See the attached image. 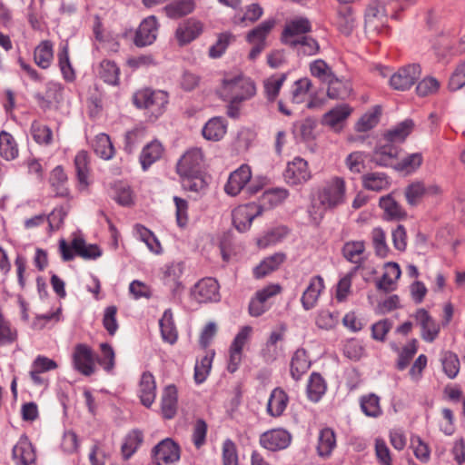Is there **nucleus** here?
Here are the masks:
<instances>
[{
  "label": "nucleus",
  "instance_id": "obj_47",
  "mask_svg": "<svg viewBox=\"0 0 465 465\" xmlns=\"http://www.w3.org/2000/svg\"><path fill=\"white\" fill-rule=\"evenodd\" d=\"M30 133L34 141L40 145H50L53 142L52 130L39 121L32 122Z\"/></svg>",
  "mask_w": 465,
  "mask_h": 465
},
{
  "label": "nucleus",
  "instance_id": "obj_63",
  "mask_svg": "<svg viewBox=\"0 0 465 465\" xmlns=\"http://www.w3.org/2000/svg\"><path fill=\"white\" fill-rule=\"evenodd\" d=\"M316 123L311 118L304 119L293 124V134L302 141L309 140L313 135Z\"/></svg>",
  "mask_w": 465,
  "mask_h": 465
},
{
  "label": "nucleus",
  "instance_id": "obj_44",
  "mask_svg": "<svg viewBox=\"0 0 465 465\" xmlns=\"http://www.w3.org/2000/svg\"><path fill=\"white\" fill-rule=\"evenodd\" d=\"M164 9L168 17L180 18L195 9V2L194 0H175L167 5Z\"/></svg>",
  "mask_w": 465,
  "mask_h": 465
},
{
  "label": "nucleus",
  "instance_id": "obj_26",
  "mask_svg": "<svg viewBox=\"0 0 465 465\" xmlns=\"http://www.w3.org/2000/svg\"><path fill=\"white\" fill-rule=\"evenodd\" d=\"M286 255L283 252H276L260 262L253 270L254 277L261 279L276 271L285 261Z\"/></svg>",
  "mask_w": 465,
  "mask_h": 465
},
{
  "label": "nucleus",
  "instance_id": "obj_46",
  "mask_svg": "<svg viewBox=\"0 0 465 465\" xmlns=\"http://www.w3.org/2000/svg\"><path fill=\"white\" fill-rule=\"evenodd\" d=\"M386 16V10L384 5L379 0H373L370 3L365 11V24L366 26L377 29L379 25L375 24L376 21H381Z\"/></svg>",
  "mask_w": 465,
  "mask_h": 465
},
{
  "label": "nucleus",
  "instance_id": "obj_32",
  "mask_svg": "<svg viewBox=\"0 0 465 465\" xmlns=\"http://www.w3.org/2000/svg\"><path fill=\"white\" fill-rule=\"evenodd\" d=\"M177 411V389L174 385L165 387L162 395V413L165 419H172Z\"/></svg>",
  "mask_w": 465,
  "mask_h": 465
},
{
  "label": "nucleus",
  "instance_id": "obj_25",
  "mask_svg": "<svg viewBox=\"0 0 465 465\" xmlns=\"http://www.w3.org/2000/svg\"><path fill=\"white\" fill-rule=\"evenodd\" d=\"M311 367V361L303 349H298L291 360V376L293 380L299 381Z\"/></svg>",
  "mask_w": 465,
  "mask_h": 465
},
{
  "label": "nucleus",
  "instance_id": "obj_38",
  "mask_svg": "<svg viewBox=\"0 0 465 465\" xmlns=\"http://www.w3.org/2000/svg\"><path fill=\"white\" fill-rule=\"evenodd\" d=\"M92 146L94 153L104 160H110L114 155V147L110 137L104 133H101L94 137Z\"/></svg>",
  "mask_w": 465,
  "mask_h": 465
},
{
  "label": "nucleus",
  "instance_id": "obj_24",
  "mask_svg": "<svg viewBox=\"0 0 465 465\" xmlns=\"http://www.w3.org/2000/svg\"><path fill=\"white\" fill-rule=\"evenodd\" d=\"M401 269L396 262H387L384 266V273L377 282V288L386 292L395 290L396 282L401 276Z\"/></svg>",
  "mask_w": 465,
  "mask_h": 465
},
{
  "label": "nucleus",
  "instance_id": "obj_41",
  "mask_svg": "<svg viewBox=\"0 0 465 465\" xmlns=\"http://www.w3.org/2000/svg\"><path fill=\"white\" fill-rule=\"evenodd\" d=\"M275 24L276 22L273 18L264 20L247 34L246 40L250 44H265V40L275 26Z\"/></svg>",
  "mask_w": 465,
  "mask_h": 465
},
{
  "label": "nucleus",
  "instance_id": "obj_14",
  "mask_svg": "<svg viewBox=\"0 0 465 465\" xmlns=\"http://www.w3.org/2000/svg\"><path fill=\"white\" fill-rule=\"evenodd\" d=\"M292 441V435L283 429H273L263 432L260 436V444L271 451L286 449Z\"/></svg>",
  "mask_w": 465,
  "mask_h": 465
},
{
  "label": "nucleus",
  "instance_id": "obj_64",
  "mask_svg": "<svg viewBox=\"0 0 465 465\" xmlns=\"http://www.w3.org/2000/svg\"><path fill=\"white\" fill-rule=\"evenodd\" d=\"M367 154L364 152H352L345 159V164L351 173H360L365 169Z\"/></svg>",
  "mask_w": 465,
  "mask_h": 465
},
{
  "label": "nucleus",
  "instance_id": "obj_34",
  "mask_svg": "<svg viewBox=\"0 0 465 465\" xmlns=\"http://www.w3.org/2000/svg\"><path fill=\"white\" fill-rule=\"evenodd\" d=\"M413 129V122L405 120L393 128L388 130L383 135V142L399 143L404 142Z\"/></svg>",
  "mask_w": 465,
  "mask_h": 465
},
{
  "label": "nucleus",
  "instance_id": "obj_21",
  "mask_svg": "<svg viewBox=\"0 0 465 465\" xmlns=\"http://www.w3.org/2000/svg\"><path fill=\"white\" fill-rule=\"evenodd\" d=\"M364 252L365 243L362 241L347 242L342 247V254L344 258L356 264V266L351 270L354 272L363 268V263L365 262Z\"/></svg>",
  "mask_w": 465,
  "mask_h": 465
},
{
  "label": "nucleus",
  "instance_id": "obj_51",
  "mask_svg": "<svg viewBox=\"0 0 465 465\" xmlns=\"http://www.w3.org/2000/svg\"><path fill=\"white\" fill-rule=\"evenodd\" d=\"M67 175L62 166L54 167L51 173L50 183L54 189L57 196L65 197L69 194V191L65 186Z\"/></svg>",
  "mask_w": 465,
  "mask_h": 465
},
{
  "label": "nucleus",
  "instance_id": "obj_49",
  "mask_svg": "<svg viewBox=\"0 0 465 465\" xmlns=\"http://www.w3.org/2000/svg\"><path fill=\"white\" fill-rule=\"evenodd\" d=\"M363 187L367 190L380 192L389 187L388 177L382 173H369L362 177Z\"/></svg>",
  "mask_w": 465,
  "mask_h": 465
},
{
  "label": "nucleus",
  "instance_id": "obj_27",
  "mask_svg": "<svg viewBox=\"0 0 465 465\" xmlns=\"http://www.w3.org/2000/svg\"><path fill=\"white\" fill-rule=\"evenodd\" d=\"M336 25L338 30L345 35H350L352 33L356 27V18L351 7L341 6L338 8Z\"/></svg>",
  "mask_w": 465,
  "mask_h": 465
},
{
  "label": "nucleus",
  "instance_id": "obj_56",
  "mask_svg": "<svg viewBox=\"0 0 465 465\" xmlns=\"http://www.w3.org/2000/svg\"><path fill=\"white\" fill-rule=\"evenodd\" d=\"M310 73L322 84H326L330 79H333L334 75L331 68L322 59H316L310 64Z\"/></svg>",
  "mask_w": 465,
  "mask_h": 465
},
{
  "label": "nucleus",
  "instance_id": "obj_39",
  "mask_svg": "<svg viewBox=\"0 0 465 465\" xmlns=\"http://www.w3.org/2000/svg\"><path fill=\"white\" fill-rule=\"evenodd\" d=\"M226 133V124L223 118L210 119L203 128V135L210 141H219Z\"/></svg>",
  "mask_w": 465,
  "mask_h": 465
},
{
  "label": "nucleus",
  "instance_id": "obj_16",
  "mask_svg": "<svg viewBox=\"0 0 465 465\" xmlns=\"http://www.w3.org/2000/svg\"><path fill=\"white\" fill-rule=\"evenodd\" d=\"M192 295L199 302H217L220 300L219 284L211 277L202 279L194 285Z\"/></svg>",
  "mask_w": 465,
  "mask_h": 465
},
{
  "label": "nucleus",
  "instance_id": "obj_19",
  "mask_svg": "<svg viewBox=\"0 0 465 465\" xmlns=\"http://www.w3.org/2000/svg\"><path fill=\"white\" fill-rule=\"evenodd\" d=\"M203 30V24L193 18H190L179 25L175 31V36L180 45H184L196 39Z\"/></svg>",
  "mask_w": 465,
  "mask_h": 465
},
{
  "label": "nucleus",
  "instance_id": "obj_20",
  "mask_svg": "<svg viewBox=\"0 0 465 465\" xmlns=\"http://www.w3.org/2000/svg\"><path fill=\"white\" fill-rule=\"evenodd\" d=\"M324 288V281L322 276L316 275L311 278L309 285L301 298L304 310L309 311L316 306L318 299Z\"/></svg>",
  "mask_w": 465,
  "mask_h": 465
},
{
  "label": "nucleus",
  "instance_id": "obj_3",
  "mask_svg": "<svg viewBox=\"0 0 465 465\" xmlns=\"http://www.w3.org/2000/svg\"><path fill=\"white\" fill-rule=\"evenodd\" d=\"M219 96L224 101L244 102L256 94L254 82L242 74L227 75L218 90Z\"/></svg>",
  "mask_w": 465,
  "mask_h": 465
},
{
  "label": "nucleus",
  "instance_id": "obj_33",
  "mask_svg": "<svg viewBox=\"0 0 465 465\" xmlns=\"http://www.w3.org/2000/svg\"><path fill=\"white\" fill-rule=\"evenodd\" d=\"M379 204L387 220H401L407 215L404 209L391 194L381 197Z\"/></svg>",
  "mask_w": 465,
  "mask_h": 465
},
{
  "label": "nucleus",
  "instance_id": "obj_12",
  "mask_svg": "<svg viewBox=\"0 0 465 465\" xmlns=\"http://www.w3.org/2000/svg\"><path fill=\"white\" fill-rule=\"evenodd\" d=\"M262 212V207L254 203L240 205L232 211V223L240 232H244Z\"/></svg>",
  "mask_w": 465,
  "mask_h": 465
},
{
  "label": "nucleus",
  "instance_id": "obj_1",
  "mask_svg": "<svg viewBox=\"0 0 465 465\" xmlns=\"http://www.w3.org/2000/svg\"><path fill=\"white\" fill-rule=\"evenodd\" d=\"M319 206L315 204L309 211L310 215L318 224L323 217L326 210H333L346 202V183L342 177L333 176L325 181L317 193Z\"/></svg>",
  "mask_w": 465,
  "mask_h": 465
},
{
  "label": "nucleus",
  "instance_id": "obj_2",
  "mask_svg": "<svg viewBox=\"0 0 465 465\" xmlns=\"http://www.w3.org/2000/svg\"><path fill=\"white\" fill-rule=\"evenodd\" d=\"M203 163V154L199 148L190 149L181 157L176 171L184 190L199 193L205 189L207 184L202 176Z\"/></svg>",
  "mask_w": 465,
  "mask_h": 465
},
{
  "label": "nucleus",
  "instance_id": "obj_50",
  "mask_svg": "<svg viewBox=\"0 0 465 465\" xmlns=\"http://www.w3.org/2000/svg\"><path fill=\"white\" fill-rule=\"evenodd\" d=\"M74 252L84 259H96L101 256L102 252L95 244H86L82 238H75L72 242Z\"/></svg>",
  "mask_w": 465,
  "mask_h": 465
},
{
  "label": "nucleus",
  "instance_id": "obj_61",
  "mask_svg": "<svg viewBox=\"0 0 465 465\" xmlns=\"http://www.w3.org/2000/svg\"><path fill=\"white\" fill-rule=\"evenodd\" d=\"M426 196L425 183L414 182L405 189V197L410 205H417Z\"/></svg>",
  "mask_w": 465,
  "mask_h": 465
},
{
  "label": "nucleus",
  "instance_id": "obj_5",
  "mask_svg": "<svg viewBox=\"0 0 465 465\" xmlns=\"http://www.w3.org/2000/svg\"><path fill=\"white\" fill-rule=\"evenodd\" d=\"M311 31L310 20L304 16H296L285 23L281 35V42L290 48L302 37L308 36V33Z\"/></svg>",
  "mask_w": 465,
  "mask_h": 465
},
{
  "label": "nucleus",
  "instance_id": "obj_62",
  "mask_svg": "<svg viewBox=\"0 0 465 465\" xmlns=\"http://www.w3.org/2000/svg\"><path fill=\"white\" fill-rule=\"evenodd\" d=\"M442 368L450 379H454L460 371V360L454 352L446 351L442 357Z\"/></svg>",
  "mask_w": 465,
  "mask_h": 465
},
{
  "label": "nucleus",
  "instance_id": "obj_10",
  "mask_svg": "<svg viewBox=\"0 0 465 465\" xmlns=\"http://www.w3.org/2000/svg\"><path fill=\"white\" fill-rule=\"evenodd\" d=\"M252 332V328L251 326H243L240 329L236 336L234 337L229 350L230 357L228 363V371L230 372H234L242 359V350L244 345L250 340Z\"/></svg>",
  "mask_w": 465,
  "mask_h": 465
},
{
  "label": "nucleus",
  "instance_id": "obj_37",
  "mask_svg": "<svg viewBox=\"0 0 465 465\" xmlns=\"http://www.w3.org/2000/svg\"><path fill=\"white\" fill-rule=\"evenodd\" d=\"M299 58L316 55L320 52V45L316 39L308 35L290 47Z\"/></svg>",
  "mask_w": 465,
  "mask_h": 465
},
{
  "label": "nucleus",
  "instance_id": "obj_58",
  "mask_svg": "<svg viewBox=\"0 0 465 465\" xmlns=\"http://www.w3.org/2000/svg\"><path fill=\"white\" fill-rule=\"evenodd\" d=\"M351 109L349 105H339L324 114L323 122L324 124L333 127L344 121L351 114Z\"/></svg>",
  "mask_w": 465,
  "mask_h": 465
},
{
  "label": "nucleus",
  "instance_id": "obj_28",
  "mask_svg": "<svg viewBox=\"0 0 465 465\" xmlns=\"http://www.w3.org/2000/svg\"><path fill=\"white\" fill-rule=\"evenodd\" d=\"M326 84L327 96L331 99L344 100L351 94V83L345 79L338 78L335 74L333 75V79H330Z\"/></svg>",
  "mask_w": 465,
  "mask_h": 465
},
{
  "label": "nucleus",
  "instance_id": "obj_29",
  "mask_svg": "<svg viewBox=\"0 0 465 465\" xmlns=\"http://www.w3.org/2000/svg\"><path fill=\"white\" fill-rule=\"evenodd\" d=\"M399 148L393 143L384 142L379 145L373 154V161L381 166H389L398 156Z\"/></svg>",
  "mask_w": 465,
  "mask_h": 465
},
{
  "label": "nucleus",
  "instance_id": "obj_40",
  "mask_svg": "<svg viewBox=\"0 0 465 465\" xmlns=\"http://www.w3.org/2000/svg\"><path fill=\"white\" fill-rule=\"evenodd\" d=\"M381 399L375 393H368L360 398L361 411L371 418H378L382 414Z\"/></svg>",
  "mask_w": 465,
  "mask_h": 465
},
{
  "label": "nucleus",
  "instance_id": "obj_6",
  "mask_svg": "<svg viewBox=\"0 0 465 465\" xmlns=\"http://www.w3.org/2000/svg\"><path fill=\"white\" fill-rule=\"evenodd\" d=\"M312 177L307 161L301 157H295L288 162L283 172L284 181L290 185H300L308 182Z\"/></svg>",
  "mask_w": 465,
  "mask_h": 465
},
{
  "label": "nucleus",
  "instance_id": "obj_22",
  "mask_svg": "<svg viewBox=\"0 0 465 465\" xmlns=\"http://www.w3.org/2000/svg\"><path fill=\"white\" fill-rule=\"evenodd\" d=\"M289 402L286 391L280 388H274L269 397L266 411L272 417H280L283 414Z\"/></svg>",
  "mask_w": 465,
  "mask_h": 465
},
{
  "label": "nucleus",
  "instance_id": "obj_55",
  "mask_svg": "<svg viewBox=\"0 0 465 465\" xmlns=\"http://www.w3.org/2000/svg\"><path fill=\"white\" fill-rule=\"evenodd\" d=\"M88 154L85 151H80L74 157V166L76 170L77 179L81 185L86 187L88 185Z\"/></svg>",
  "mask_w": 465,
  "mask_h": 465
},
{
  "label": "nucleus",
  "instance_id": "obj_60",
  "mask_svg": "<svg viewBox=\"0 0 465 465\" xmlns=\"http://www.w3.org/2000/svg\"><path fill=\"white\" fill-rule=\"evenodd\" d=\"M289 195L286 189L275 188L264 192L262 195L261 201L263 205L274 207L282 203Z\"/></svg>",
  "mask_w": 465,
  "mask_h": 465
},
{
  "label": "nucleus",
  "instance_id": "obj_9",
  "mask_svg": "<svg viewBox=\"0 0 465 465\" xmlns=\"http://www.w3.org/2000/svg\"><path fill=\"white\" fill-rule=\"evenodd\" d=\"M180 459V448L170 438L160 441L153 449V462L154 465H170Z\"/></svg>",
  "mask_w": 465,
  "mask_h": 465
},
{
  "label": "nucleus",
  "instance_id": "obj_13",
  "mask_svg": "<svg viewBox=\"0 0 465 465\" xmlns=\"http://www.w3.org/2000/svg\"><path fill=\"white\" fill-rule=\"evenodd\" d=\"M159 22L154 15L144 18L136 30L134 44L136 46L143 47L154 43L159 32Z\"/></svg>",
  "mask_w": 465,
  "mask_h": 465
},
{
  "label": "nucleus",
  "instance_id": "obj_36",
  "mask_svg": "<svg viewBox=\"0 0 465 465\" xmlns=\"http://www.w3.org/2000/svg\"><path fill=\"white\" fill-rule=\"evenodd\" d=\"M19 149L14 136L5 132H0V155L6 161H12L18 157Z\"/></svg>",
  "mask_w": 465,
  "mask_h": 465
},
{
  "label": "nucleus",
  "instance_id": "obj_53",
  "mask_svg": "<svg viewBox=\"0 0 465 465\" xmlns=\"http://www.w3.org/2000/svg\"><path fill=\"white\" fill-rule=\"evenodd\" d=\"M311 87L312 81L307 77L295 81L291 89V101L297 104L303 103Z\"/></svg>",
  "mask_w": 465,
  "mask_h": 465
},
{
  "label": "nucleus",
  "instance_id": "obj_4",
  "mask_svg": "<svg viewBox=\"0 0 465 465\" xmlns=\"http://www.w3.org/2000/svg\"><path fill=\"white\" fill-rule=\"evenodd\" d=\"M133 101L137 108L144 109L149 117L155 120L165 112L169 96L164 91L145 88L137 91Z\"/></svg>",
  "mask_w": 465,
  "mask_h": 465
},
{
  "label": "nucleus",
  "instance_id": "obj_15",
  "mask_svg": "<svg viewBox=\"0 0 465 465\" xmlns=\"http://www.w3.org/2000/svg\"><path fill=\"white\" fill-rule=\"evenodd\" d=\"M252 171L248 164H242L229 175L224 191L231 196L238 195L251 182Z\"/></svg>",
  "mask_w": 465,
  "mask_h": 465
},
{
  "label": "nucleus",
  "instance_id": "obj_7",
  "mask_svg": "<svg viewBox=\"0 0 465 465\" xmlns=\"http://www.w3.org/2000/svg\"><path fill=\"white\" fill-rule=\"evenodd\" d=\"M421 70L419 64H409L400 68L390 78V85L394 90L406 91L420 78Z\"/></svg>",
  "mask_w": 465,
  "mask_h": 465
},
{
  "label": "nucleus",
  "instance_id": "obj_18",
  "mask_svg": "<svg viewBox=\"0 0 465 465\" xmlns=\"http://www.w3.org/2000/svg\"><path fill=\"white\" fill-rule=\"evenodd\" d=\"M183 262H173L165 266L163 271V282L170 289L173 299H180L183 286L180 281L183 273Z\"/></svg>",
  "mask_w": 465,
  "mask_h": 465
},
{
  "label": "nucleus",
  "instance_id": "obj_57",
  "mask_svg": "<svg viewBox=\"0 0 465 465\" xmlns=\"http://www.w3.org/2000/svg\"><path fill=\"white\" fill-rule=\"evenodd\" d=\"M381 108L375 106L371 111L364 114L355 124V129L358 132H367L375 127L380 120Z\"/></svg>",
  "mask_w": 465,
  "mask_h": 465
},
{
  "label": "nucleus",
  "instance_id": "obj_17",
  "mask_svg": "<svg viewBox=\"0 0 465 465\" xmlns=\"http://www.w3.org/2000/svg\"><path fill=\"white\" fill-rule=\"evenodd\" d=\"M12 456L16 465H36L35 450L26 435H22L14 446Z\"/></svg>",
  "mask_w": 465,
  "mask_h": 465
},
{
  "label": "nucleus",
  "instance_id": "obj_23",
  "mask_svg": "<svg viewBox=\"0 0 465 465\" xmlns=\"http://www.w3.org/2000/svg\"><path fill=\"white\" fill-rule=\"evenodd\" d=\"M138 394L143 406L149 408L156 397V383L153 375L145 371L142 374Z\"/></svg>",
  "mask_w": 465,
  "mask_h": 465
},
{
  "label": "nucleus",
  "instance_id": "obj_43",
  "mask_svg": "<svg viewBox=\"0 0 465 465\" xmlns=\"http://www.w3.org/2000/svg\"><path fill=\"white\" fill-rule=\"evenodd\" d=\"M336 446L334 431L330 428L321 430L318 438L317 450L321 457H329Z\"/></svg>",
  "mask_w": 465,
  "mask_h": 465
},
{
  "label": "nucleus",
  "instance_id": "obj_30",
  "mask_svg": "<svg viewBox=\"0 0 465 465\" xmlns=\"http://www.w3.org/2000/svg\"><path fill=\"white\" fill-rule=\"evenodd\" d=\"M163 153V147L158 141H153L143 148L140 154V163L143 171H146L153 163L158 161Z\"/></svg>",
  "mask_w": 465,
  "mask_h": 465
},
{
  "label": "nucleus",
  "instance_id": "obj_31",
  "mask_svg": "<svg viewBox=\"0 0 465 465\" xmlns=\"http://www.w3.org/2000/svg\"><path fill=\"white\" fill-rule=\"evenodd\" d=\"M327 384L323 377L318 372H312L307 384V396L310 401L318 402L325 394Z\"/></svg>",
  "mask_w": 465,
  "mask_h": 465
},
{
  "label": "nucleus",
  "instance_id": "obj_48",
  "mask_svg": "<svg viewBox=\"0 0 465 465\" xmlns=\"http://www.w3.org/2000/svg\"><path fill=\"white\" fill-rule=\"evenodd\" d=\"M99 76L108 84L116 85L119 83L120 69L110 60H103L99 65Z\"/></svg>",
  "mask_w": 465,
  "mask_h": 465
},
{
  "label": "nucleus",
  "instance_id": "obj_42",
  "mask_svg": "<svg viewBox=\"0 0 465 465\" xmlns=\"http://www.w3.org/2000/svg\"><path fill=\"white\" fill-rule=\"evenodd\" d=\"M143 440L142 431L134 430L130 431L124 438L121 447L123 458L129 460L138 450Z\"/></svg>",
  "mask_w": 465,
  "mask_h": 465
},
{
  "label": "nucleus",
  "instance_id": "obj_59",
  "mask_svg": "<svg viewBox=\"0 0 465 465\" xmlns=\"http://www.w3.org/2000/svg\"><path fill=\"white\" fill-rule=\"evenodd\" d=\"M418 341L416 339H412L408 342L399 353L398 361L396 363L397 369L403 371L410 364V361L414 357L418 351Z\"/></svg>",
  "mask_w": 465,
  "mask_h": 465
},
{
  "label": "nucleus",
  "instance_id": "obj_8",
  "mask_svg": "<svg viewBox=\"0 0 465 465\" xmlns=\"http://www.w3.org/2000/svg\"><path fill=\"white\" fill-rule=\"evenodd\" d=\"M74 368L84 376H91L95 371V358L93 350L86 344L75 345L73 352Z\"/></svg>",
  "mask_w": 465,
  "mask_h": 465
},
{
  "label": "nucleus",
  "instance_id": "obj_54",
  "mask_svg": "<svg viewBox=\"0 0 465 465\" xmlns=\"http://www.w3.org/2000/svg\"><path fill=\"white\" fill-rule=\"evenodd\" d=\"M286 80V74L272 75L263 82L265 96L270 102H273Z\"/></svg>",
  "mask_w": 465,
  "mask_h": 465
},
{
  "label": "nucleus",
  "instance_id": "obj_52",
  "mask_svg": "<svg viewBox=\"0 0 465 465\" xmlns=\"http://www.w3.org/2000/svg\"><path fill=\"white\" fill-rule=\"evenodd\" d=\"M58 64L64 79L67 82L74 81L75 78V73L70 62L69 47L67 44L61 46L59 50Z\"/></svg>",
  "mask_w": 465,
  "mask_h": 465
},
{
  "label": "nucleus",
  "instance_id": "obj_35",
  "mask_svg": "<svg viewBox=\"0 0 465 465\" xmlns=\"http://www.w3.org/2000/svg\"><path fill=\"white\" fill-rule=\"evenodd\" d=\"M53 44L48 40L42 41L35 49V63L42 69H47L53 61Z\"/></svg>",
  "mask_w": 465,
  "mask_h": 465
},
{
  "label": "nucleus",
  "instance_id": "obj_45",
  "mask_svg": "<svg viewBox=\"0 0 465 465\" xmlns=\"http://www.w3.org/2000/svg\"><path fill=\"white\" fill-rule=\"evenodd\" d=\"M159 324L163 339L171 344L174 343L177 340V331L170 309L165 310Z\"/></svg>",
  "mask_w": 465,
  "mask_h": 465
},
{
  "label": "nucleus",
  "instance_id": "obj_11",
  "mask_svg": "<svg viewBox=\"0 0 465 465\" xmlns=\"http://www.w3.org/2000/svg\"><path fill=\"white\" fill-rule=\"evenodd\" d=\"M416 323L420 328L421 339L429 343L433 342L440 332V324L423 308L418 309L413 314Z\"/></svg>",
  "mask_w": 465,
  "mask_h": 465
}]
</instances>
